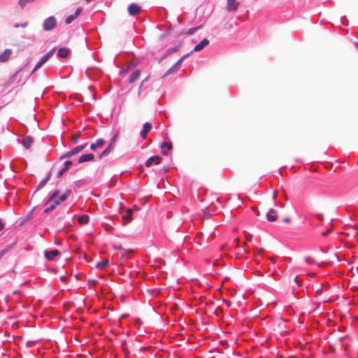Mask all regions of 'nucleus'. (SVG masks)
Listing matches in <instances>:
<instances>
[{
    "mask_svg": "<svg viewBox=\"0 0 358 358\" xmlns=\"http://www.w3.org/2000/svg\"><path fill=\"white\" fill-rule=\"evenodd\" d=\"M56 206H57V204H55V203L53 201V203H52L50 206H48V208H45L43 212L45 213H50V211H52V210H54L56 207Z\"/></svg>",
    "mask_w": 358,
    "mask_h": 358,
    "instance_id": "nucleus-31",
    "label": "nucleus"
},
{
    "mask_svg": "<svg viewBox=\"0 0 358 358\" xmlns=\"http://www.w3.org/2000/svg\"><path fill=\"white\" fill-rule=\"evenodd\" d=\"M17 239L14 240V241L6 246V248H5L4 249L1 250L0 251V259L2 258V257L6 253L8 252L10 250H11L16 244H17Z\"/></svg>",
    "mask_w": 358,
    "mask_h": 358,
    "instance_id": "nucleus-22",
    "label": "nucleus"
},
{
    "mask_svg": "<svg viewBox=\"0 0 358 358\" xmlns=\"http://www.w3.org/2000/svg\"><path fill=\"white\" fill-rule=\"evenodd\" d=\"M72 140H73V143H74L75 144H76V143H78V141H79V137H78V136L75 135V136H73Z\"/></svg>",
    "mask_w": 358,
    "mask_h": 358,
    "instance_id": "nucleus-40",
    "label": "nucleus"
},
{
    "mask_svg": "<svg viewBox=\"0 0 358 358\" xmlns=\"http://www.w3.org/2000/svg\"><path fill=\"white\" fill-rule=\"evenodd\" d=\"M87 2H90L92 0H85Z\"/></svg>",
    "mask_w": 358,
    "mask_h": 358,
    "instance_id": "nucleus-62",
    "label": "nucleus"
},
{
    "mask_svg": "<svg viewBox=\"0 0 358 358\" xmlns=\"http://www.w3.org/2000/svg\"><path fill=\"white\" fill-rule=\"evenodd\" d=\"M88 143H85V144L76 146L72 149L73 152H74L75 155L78 154L80 152L83 150L87 146Z\"/></svg>",
    "mask_w": 358,
    "mask_h": 358,
    "instance_id": "nucleus-27",
    "label": "nucleus"
},
{
    "mask_svg": "<svg viewBox=\"0 0 358 358\" xmlns=\"http://www.w3.org/2000/svg\"><path fill=\"white\" fill-rule=\"evenodd\" d=\"M209 44V41L207 38H203L201 40L191 51L192 54L194 52H199L201 50H203L206 46H207Z\"/></svg>",
    "mask_w": 358,
    "mask_h": 358,
    "instance_id": "nucleus-10",
    "label": "nucleus"
},
{
    "mask_svg": "<svg viewBox=\"0 0 358 358\" xmlns=\"http://www.w3.org/2000/svg\"><path fill=\"white\" fill-rule=\"evenodd\" d=\"M305 262L308 265H311V264H313L314 263V260L311 257H305Z\"/></svg>",
    "mask_w": 358,
    "mask_h": 358,
    "instance_id": "nucleus-36",
    "label": "nucleus"
},
{
    "mask_svg": "<svg viewBox=\"0 0 358 358\" xmlns=\"http://www.w3.org/2000/svg\"><path fill=\"white\" fill-rule=\"evenodd\" d=\"M118 135V131L117 130L113 129L112 131V137L110 141L109 145H113L116 142L117 138Z\"/></svg>",
    "mask_w": 358,
    "mask_h": 358,
    "instance_id": "nucleus-28",
    "label": "nucleus"
},
{
    "mask_svg": "<svg viewBox=\"0 0 358 358\" xmlns=\"http://www.w3.org/2000/svg\"><path fill=\"white\" fill-rule=\"evenodd\" d=\"M201 27V26H197L196 27H193V28H191L189 29L187 31V35H192L194 34L198 29H199Z\"/></svg>",
    "mask_w": 358,
    "mask_h": 358,
    "instance_id": "nucleus-32",
    "label": "nucleus"
},
{
    "mask_svg": "<svg viewBox=\"0 0 358 358\" xmlns=\"http://www.w3.org/2000/svg\"><path fill=\"white\" fill-rule=\"evenodd\" d=\"M109 265V260L108 259H103L101 262H99L96 264V268L98 269H102L106 266H108Z\"/></svg>",
    "mask_w": 358,
    "mask_h": 358,
    "instance_id": "nucleus-25",
    "label": "nucleus"
},
{
    "mask_svg": "<svg viewBox=\"0 0 358 358\" xmlns=\"http://www.w3.org/2000/svg\"><path fill=\"white\" fill-rule=\"evenodd\" d=\"M89 282L90 284H95V283L97 282V280H89Z\"/></svg>",
    "mask_w": 358,
    "mask_h": 358,
    "instance_id": "nucleus-51",
    "label": "nucleus"
},
{
    "mask_svg": "<svg viewBox=\"0 0 358 358\" xmlns=\"http://www.w3.org/2000/svg\"><path fill=\"white\" fill-rule=\"evenodd\" d=\"M44 63L40 59L37 63L35 65V66L34 67L31 73H34V71H36L38 69H39Z\"/></svg>",
    "mask_w": 358,
    "mask_h": 358,
    "instance_id": "nucleus-34",
    "label": "nucleus"
},
{
    "mask_svg": "<svg viewBox=\"0 0 358 358\" xmlns=\"http://www.w3.org/2000/svg\"><path fill=\"white\" fill-rule=\"evenodd\" d=\"M57 25V20L54 16H50L47 17L43 23V28L45 31H49L52 30Z\"/></svg>",
    "mask_w": 358,
    "mask_h": 358,
    "instance_id": "nucleus-2",
    "label": "nucleus"
},
{
    "mask_svg": "<svg viewBox=\"0 0 358 358\" xmlns=\"http://www.w3.org/2000/svg\"><path fill=\"white\" fill-rule=\"evenodd\" d=\"M128 13L131 16H136L138 15L142 10L141 7L136 3H131L128 6Z\"/></svg>",
    "mask_w": 358,
    "mask_h": 358,
    "instance_id": "nucleus-4",
    "label": "nucleus"
},
{
    "mask_svg": "<svg viewBox=\"0 0 358 358\" xmlns=\"http://www.w3.org/2000/svg\"><path fill=\"white\" fill-rule=\"evenodd\" d=\"M169 170V167L164 168V172L166 173Z\"/></svg>",
    "mask_w": 358,
    "mask_h": 358,
    "instance_id": "nucleus-56",
    "label": "nucleus"
},
{
    "mask_svg": "<svg viewBox=\"0 0 358 358\" xmlns=\"http://www.w3.org/2000/svg\"><path fill=\"white\" fill-rule=\"evenodd\" d=\"M75 154L74 152H73L72 149L68 152H66V153H64V155H62L61 157H60V159L61 160H63L64 159H69L71 157H72L73 156H74Z\"/></svg>",
    "mask_w": 358,
    "mask_h": 358,
    "instance_id": "nucleus-29",
    "label": "nucleus"
},
{
    "mask_svg": "<svg viewBox=\"0 0 358 358\" xmlns=\"http://www.w3.org/2000/svg\"><path fill=\"white\" fill-rule=\"evenodd\" d=\"M141 71L139 69H135L129 78V83L130 84L134 83L140 76Z\"/></svg>",
    "mask_w": 358,
    "mask_h": 358,
    "instance_id": "nucleus-18",
    "label": "nucleus"
},
{
    "mask_svg": "<svg viewBox=\"0 0 358 358\" xmlns=\"http://www.w3.org/2000/svg\"><path fill=\"white\" fill-rule=\"evenodd\" d=\"M33 143H34L33 137H31L30 136H27L23 138L22 144L25 149H29Z\"/></svg>",
    "mask_w": 358,
    "mask_h": 358,
    "instance_id": "nucleus-15",
    "label": "nucleus"
},
{
    "mask_svg": "<svg viewBox=\"0 0 358 358\" xmlns=\"http://www.w3.org/2000/svg\"><path fill=\"white\" fill-rule=\"evenodd\" d=\"M192 55V52H189L185 55H184L182 57H181L171 68H169L166 73H164L163 77L166 76L167 75L173 73V71H176L181 65L182 62L187 59L188 57H189Z\"/></svg>",
    "mask_w": 358,
    "mask_h": 358,
    "instance_id": "nucleus-3",
    "label": "nucleus"
},
{
    "mask_svg": "<svg viewBox=\"0 0 358 358\" xmlns=\"http://www.w3.org/2000/svg\"><path fill=\"white\" fill-rule=\"evenodd\" d=\"M355 45L358 48V43L355 42Z\"/></svg>",
    "mask_w": 358,
    "mask_h": 358,
    "instance_id": "nucleus-59",
    "label": "nucleus"
},
{
    "mask_svg": "<svg viewBox=\"0 0 358 358\" xmlns=\"http://www.w3.org/2000/svg\"><path fill=\"white\" fill-rule=\"evenodd\" d=\"M50 177H51V173L49 172L46 176L38 183V185H37L36 188V190H35V192L36 191H38L39 189H41V188H43L45 185L46 183L48 182V181L50 179Z\"/></svg>",
    "mask_w": 358,
    "mask_h": 358,
    "instance_id": "nucleus-17",
    "label": "nucleus"
},
{
    "mask_svg": "<svg viewBox=\"0 0 358 358\" xmlns=\"http://www.w3.org/2000/svg\"><path fill=\"white\" fill-rule=\"evenodd\" d=\"M133 210L131 209H128L126 212V214L123 216V220H125L126 222H130L133 218Z\"/></svg>",
    "mask_w": 358,
    "mask_h": 358,
    "instance_id": "nucleus-26",
    "label": "nucleus"
},
{
    "mask_svg": "<svg viewBox=\"0 0 358 358\" xmlns=\"http://www.w3.org/2000/svg\"><path fill=\"white\" fill-rule=\"evenodd\" d=\"M203 233H202V232H199V233H198V234H197V238H199V237H200V236H201V237H203Z\"/></svg>",
    "mask_w": 358,
    "mask_h": 358,
    "instance_id": "nucleus-53",
    "label": "nucleus"
},
{
    "mask_svg": "<svg viewBox=\"0 0 358 358\" xmlns=\"http://www.w3.org/2000/svg\"><path fill=\"white\" fill-rule=\"evenodd\" d=\"M27 220H25V218L24 217L20 222L19 226H22Z\"/></svg>",
    "mask_w": 358,
    "mask_h": 358,
    "instance_id": "nucleus-44",
    "label": "nucleus"
},
{
    "mask_svg": "<svg viewBox=\"0 0 358 358\" xmlns=\"http://www.w3.org/2000/svg\"><path fill=\"white\" fill-rule=\"evenodd\" d=\"M274 203L275 206H278V203L275 201H274Z\"/></svg>",
    "mask_w": 358,
    "mask_h": 358,
    "instance_id": "nucleus-60",
    "label": "nucleus"
},
{
    "mask_svg": "<svg viewBox=\"0 0 358 358\" xmlns=\"http://www.w3.org/2000/svg\"><path fill=\"white\" fill-rule=\"evenodd\" d=\"M227 6L231 10H236L238 8V4L236 0H227Z\"/></svg>",
    "mask_w": 358,
    "mask_h": 358,
    "instance_id": "nucleus-24",
    "label": "nucleus"
},
{
    "mask_svg": "<svg viewBox=\"0 0 358 358\" xmlns=\"http://www.w3.org/2000/svg\"><path fill=\"white\" fill-rule=\"evenodd\" d=\"M282 221H283L284 222L289 223V222H290V221H291V220H290V218H289V217H285V218L282 220Z\"/></svg>",
    "mask_w": 358,
    "mask_h": 358,
    "instance_id": "nucleus-48",
    "label": "nucleus"
},
{
    "mask_svg": "<svg viewBox=\"0 0 358 358\" xmlns=\"http://www.w3.org/2000/svg\"><path fill=\"white\" fill-rule=\"evenodd\" d=\"M125 343H126L125 340L122 341V348L124 352H125V348H124Z\"/></svg>",
    "mask_w": 358,
    "mask_h": 358,
    "instance_id": "nucleus-49",
    "label": "nucleus"
},
{
    "mask_svg": "<svg viewBox=\"0 0 358 358\" xmlns=\"http://www.w3.org/2000/svg\"><path fill=\"white\" fill-rule=\"evenodd\" d=\"M105 144V140L103 138H98L95 143H92L90 145V149L92 150H96L98 148L103 146Z\"/></svg>",
    "mask_w": 358,
    "mask_h": 358,
    "instance_id": "nucleus-16",
    "label": "nucleus"
},
{
    "mask_svg": "<svg viewBox=\"0 0 358 358\" xmlns=\"http://www.w3.org/2000/svg\"><path fill=\"white\" fill-rule=\"evenodd\" d=\"M27 25H28V22H24V23H21V24H20V23H15L14 24V27H15V28H19V27L25 28V27H27Z\"/></svg>",
    "mask_w": 358,
    "mask_h": 358,
    "instance_id": "nucleus-35",
    "label": "nucleus"
},
{
    "mask_svg": "<svg viewBox=\"0 0 358 358\" xmlns=\"http://www.w3.org/2000/svg\"><path fill=\"white\" fill-rule=\"evenodd\" d=\"M344 338H345V337H341V338H339V341H340V342H341V344L343 343V341Z\"/></svg>",
    "mask_w": 358,
    "mask_h": 358,
    "instance_id": "nucleus-55",
    "label": "nucleus"
},
{
    "mask_svg": "<svg viewBox=\"0 0 358 358\" xmlns=\"http://www.w3.org/2000/svg\"><path fill=\"white\" fill-rule=\"evenodd\" d=\"M141 323H142V322H141V320H140V319H137V320H136V322H135V324H141Z\"/></svg>",
    "mask_w": 358,
    "mask_h": 358,
    "instance_id": "nucleus-52",
    "label": "nucleus"
},
{
    "mask_svg": "<svg viewBox=\"0 0 358 358\" xmlns=\"http://www.w3.org/2000/svg\"><path fill=\"white\" fill-rule=\"evenodd\" d=\"M115 248L117 249V250H122V248L121 245H119V246H115Z\"/></svg>",
    "mask_w": 358,
    "mask_h": 358,
    "instance_id": "nucleus-54",
    "label": "nucleus"
},
{
    "mask_svg": "<svg viewBox=\"0 0 358 358\" xmlns=\"http://www.w3.org/2000/svg\"><path fill=\"white\" fill-rule=\"evenodd\" d=\"M71 164L72 162L71 160H66L64 164V167L57 173V177H61L69 169Z\"/></svg>",
    "mask_w": 358,
    "mask_h": 358,
    "instance_id": "nucleus-19",
    "label": "nucleus"
},
{
    "mask_svg": "<svg viewBox=\"0 0 358 358\" xmlns=\"http://www.w3.org/2000/svg\"><path fill=\"white\" fill-rule=\"evenodd\" d=\"M160 148L162 150V155H167L168 152L172 150L173 145L171 142L170 141H164L160 145Z\"/></svg>",
    "mask_w": 358,
    "mask_h": 358,
    "instance_id": "nucleus-8",
    "label": "nucleus"
},
{
    "mask_svg": "<svg viewBox=\"0 0 358 358\" xmlns=\"http://www.w3.org/2000/svg\"><path fill=\"white\" fill-rule=\"evenodd\" d=\"M32 215H32V210H31V211H29V212L26 215V216L24 217L25 220H27V221H28L29 220L31 219Z\"/></svg>",
    "mask_w": 358,
    "mask_h": 358,
    "instance_id": "nucleus-38",
    "label": "nucleus"
},
{
    "mask_svg": "<svg viewBox=\"0 0 358 358\" xmlns=\"http://www.w3.org/2000/svg\"><path fill=\"white\" fill-rule=\"evenodd\" d=\"M148 80V77L145 78L141 83L140 86H139V89H141V87H143V84L147 82Z\"/></svg>",
    "mask_w": 358,
    "mask_h": 358,
    "instance_id": "nucleus-42",
    "label": "nucleus"
},
{
    "mask_svg": "<svg viewBox=\"0 0 358 358\" xmlns=\"http://www.w3.org/2000/svg\"><path fill=\"white\" fill-rule=\"evenodd\" d=\"M59 192L60 191L57 189L50 194L48 198L47 202L52 201L55 203V204L59 205L61 202L66 201L72 192L71 189H67L64 194L59 196Z\"/></svg>",
    "mask_w": 358,
    "mask_h": 358,
    "instance_id": "nucleus-1",
    "label": "nucleus"
},
{
    "mask_svg": "<svg viewBox=\"0 0 358 358\" xmlns=\"http://www.w3.org/2000/svg\"><path fill=\"white\" fill-rule=\"evenodd\" d=\"M357 358H358V355H357Z\"/></svg>",
    "mask_w": 358,
    "mask_h": 358,
    "instance_id": "nucleus-63",
    "label": "nucleus"
},
{
    "mask_svg": "<svg viewBox=\"0 0 358 358\" xmlns=\"http://www.w3.org/2000/svg\"><path fill=\"white\" fill-rule=\"evenodd\" d=\"M70 52V50L67 48H59L57 52V56L60 58H67Z\"/></svg>",
    "mask_w": 358,
    "mask_h": 358,
    "instance_id": "nucleus-13",
    "label": "nucleus"
},
{
    "mask_svg": "<svg viewBox=\"0 0 358 358\" xmlns=\"http://www.w3.org/2000/svg\"><path fill=\"white\" fill-rule=\"evenodd\" d=\"M60 255V252L58 250L54 249L51 250H45L44 252V257L48 261H52L54 259Z\"/></svg>",
    "mask_w": 358,
    "mask_h": 358,
    "instance_id": "nucleus-6",
    "label": "nucleus"
},
{
    "mask_svg": "<svg viewBox=\"0 0 358 358\" xmlns=\"http://www.w3.org/2000/svg\"><path fill=\"white\" fill-rule=\"evenodd\" d=\"M152 125L150 122H146L143 127V129L140 132V135L143 139H146L148 133L152 129Z\"/></svg>",
    "mask_w": 358,
    "mask_h": 358,
    "instance_id": "nucleus-7",
    "label": "nucleus"
},
{
    "mask_svg": "<svg viewBox=\"0 0 358 358\" xmlns=\"http://www.w3.org/2000/svg\"><path fill=\"white\" fill-rule=\"evenodd\" d=\"M314 216L320 221L323 220V215L322 213H316L314 215Z\"/></svg>",
    "mask_w": 358,
    "mask_h": 358,
    "instance_id": "nucleus-37",
    "label": "nucleus"
},
{
    "mask_svg": "<svg viewBox=\"0 0 358 358\" xmlns=\"http://www.w3.org/2000/svg\"><path fill=\"white\" fill-rule=\"evenodd\" d=\"M294 282L296 283V285H297L298 286H300V285H301V282L299 280V278H298V276H297V275H296V276H295V278H294Z\"/></svg>",
    "mask_w": 358,
    "mask_h": 358,
    "instance_id": "nucleus-41",
    "label": "nucleus"
},
{
    "mask_svg": "<svg viewBox=\"0 0 358 358\" xmlns=\"http://www.w3.org/2000/svg\"><path fill=\"white\" fill-rule=\"evenodd\" d=\"M90 216L87 214H83L78 217V222L81 225L87 224L90 222Z\"/></svg>",
    "mask_w": 358,
    "mask_h": 358,
    "instance_id": "nucleus-21",
    "label": "nucleus"
},
{
    "mask_svg": "<svg viewBox=\"0 0 358 358\" xmlns=\"http://www.w3.org/2000/svg\"><path fill=\"white\" fill-rule=\"evenodd\" d=\"M277 212L274 209H269L266 213V219L268 222H274L277 220Z\"/></svg>",
    "mask_w": 358,
    "mask_h": 358,
    "instance_id": "nucleus-14",
    "label": "nucleus"
},
{
    "mask_svg": "<svg viewBox=\"0 0 358 358\" xmlns=\"http://www.w3.org/2000/svg\"><path fill=\"white\" fill-rule=\"evenodd\" d=\"M60 280L62 281V282H64L67 279V276L66 275H62L60 278H59Z\"/></svg>",
    "mask_w": 358,
    "mask_h": 358,
    "instance_id": "nucleus-45",
    "label": "nucleus"
},
{
    "mask_svg": "<svg viewBox=\"0 0 358 358\" xmlns=\"http://www.w3.org/2000/svg\"><path fill=\"white\" fill-rule=\"evenodd\" d=\"M55 243L56 245H62V241H57V240H55Z\"/></svg>",
    "mask_w": 358,
    "mask_h": 358,
    "instance_id": "nucleus-50",
    "label": "nucleus"
},
{
    "mask_svg": "<svg viewBox=\"0 0 358 358\" xmlns=\"http://www.w3.org/2000/svg\"><path fill=\"white\" fill-rule=\"evenodd\" d=\"M55 48L51 49L49 52L45 53L40 59L45 64L52 56L55 52Z\"/></svg>",
    "mask_w": 358,
    "mask_h": 358,
    "instance_id": "nucleus-23",
    "label": "nucleus"
},
{
    "mask_svg": "<svg viewBox=\"0 0 358 358\" xmlns=\"http://www.w3.org/2000/svg\"><path fill=\"white\" fill-rule=\"evenodd\" d=\"M130 69V66H127L126 68H123L120 71V76H124L127 73V71Z\"/></svg>",
    "mask_w": 358,
    "mask_h": 358,
    "instance_id": "nucleus-33",
    "label": "nucleus"
},
{
    "mask_svg": "<svg viewBox=\"0 0 358 358\" xmlns=\"http://www.w3.org/2000/svg\"><path fill=\"white\" fill-rule=\"evenodd\" d=\"M169 55H166V52H164V54L162 55V57H161L159 62L162 61L163 59H164L165 58H166Z\"/></svg>",
    "mask_w": 358,
    "mask_h": 358,
    "instance_id": "nucleus-47",
    "label": "nucleus"
},
{
    "mask_svg": "<svg viewBox=\"0 0 358 358\" xmlns=\"http://www.w3.org/2000/svg\"><path fill=\"white\" fill-rule=\"evenodd\" d=\"M12 54L10 49H5L3 52L0 54V62L3 63L8 60Z\"/></svg>",
    "mask_w": 358,
    "mask_h": 358,
    "instance_id": "nucleus-12",
    "label": "nucleus"
},
{
    "mask_svg": "<svg viewBox=\"0 0 358 358\" xmlns=\"http://www.w3.org/2000/svg\"><path fill=\"white\" fill-rule=\"evenodd\" d=\"M114 149V146L111 145H108L107 147L101 152L99 154L98 157L99 159L106 157L108 155V154Z\"/></svg>",
    "mask_w": 358,
    "mask_h": 358,
    "instance_id": "nucleus-20",
    "label": "nucleus"
},
{
    "mask_svg": "<svg viewBox=\"0 0 358 358\" xmlns=\"http://www.w3.org/2000/svg\"><path fill=\"white\" fill-rule=\"evenodd\" d=\"M162 159V157L159 155H154L149 159L145 163V166L146 167H150L152 165H157L159 164Z\"/></svg>",
    "mask_w": 358,
    "mask_h": 358,
    "instance_id": "nucleus-5",
    "label": "nucleus"
},
{
    "mask_svg": "<svg viewBox=\"0 0 358 358\" xmlns=\"http://www.w3.org/2000/svg\"><path fill=\"white\" fill-rule=\"evenodd\" d=\"M331 232V229H327L326 231H323V232L322 233V235L323 236H328Z\"/></svg>",
    "mask_w": 358,
    "mask_h": 358,
    "instance_id": "nucleus-39",
    "label": "nucleus"
},
{
    "mask_svg": "<svg viewBox=\"0 0 358 358\" xmlns=\"http://www.w3.org/2000/svg\"><path fill=\"white\" fill-rule=\"evenodd\" d=\"M4 227H5L4 224L3 223L1 220L0 219V231L3 229Z\"/></svg>",
    "mask_w": 358,
    "mask_h": 358,
    "instance_id": "nucleus-46",
    "label": "nucleus"
},
{
    "mask_svg": "<svg viewBox=\"0 0 358 358\" xmlns=\"http://www.w3.org/2000/svg\"><path fill=\"white\" fill-rule=\"evenodd\" d=\"M34 343V341H28L26 343V345L27 347H30Z\"/></svg>",
    "mask_w": 358,
    "mask_h": 358,
    "instance_id": "nucleus-43",
    "label": "nucleus"
},
{
    "mask_svg": "<svg viewBox=\"0 0 358 358\" xmlns=\"http://www.w3.org/2000/svg\"><path fill=\"white\" fill-rule=\"evenodd\" d=\"M81 8H78L76 9V12L74 13V14H72V15H69L66 19H65V23L66 24H71L74 20H76L80 14L81 13Z\"/></svg>",
    "mask_w": 358,
    "mask_h": 358,
    "instance_id": "nucleus-11",
    "label": "nucleus"
},
{
    "mask_svg": "<svg viewBox=\"0 0 358 358\" xmlns=\"http://www.w3.org/2000/svg\"><path fill=\"white\" fill-rule=\"evenodd\" d=\"M138 169H139L140 170H142V169H143V165H140V166H138Z\"/></svg>",
    "mask_w": 358,
    "mask_h": 358,
    "instance_id": "nucleus-58",
    "label": "nucleus"
},
{
    "mask_svg": "<svg viewBox=\"0 0 358 358\" xmlns=\"http://www.w3.org/2000/svg\"><path fill=\"white\" fill-rule=\"evenodd\" d=\"M199 245H202V243L201 242L197 243Z\"/></svg>",
    "mask_w": 358,
    "mask_h": 358,
    "instance_id": "nucleus-61",
    "label": "nucleus"
},
{
    "mask_svg": "<svg viewBox=\"0 0 358 358\" xmlns=\"http://www.w3.org/2000/svg\"><path fill=\"white\" fill-rule=\"evenodd\" d=\"M275 197H276V192H273V199H275Z\"/></svg>",
    "mask_w": 358,
    "mask_h": 358,
    "instance_id": "nucleus-57",
    "label": "nucleus"
},
{
    "mask_svg": "<svg viewBox=\"0 0 358 358\" xmlns=\"http://www.w3.org/2000/svg\"><path fill=\"white\" fill-rule=\"evenodd\" d=\"M94 157L95 156L93 153L83 154L80 157H79L78 162L79 164H82L84 162H90L94 159Z\"/></svg>",
    "mask_w": 358,
    "mask_h": 358,
    "instance_id": "nucleus-9",
    "label": "nucleus"
},
{
    "mask_svg": "<svg viewBox=\"0 0 358 358\" xmlns=\"http://www.w3.org/2000/svg\"><path fill=\"white\" fill-rule=\"evenodd\" d=\"M179 50V46L178 45H176V46H174V47H172V48H168L166 52V55H170L174 52H176Z\"/></svg>",
    "mask_w": 358,
    "mask_h": 358,
    "instance_id": "nucleus-30",
    "label": "nucleus"
}]
</instances>
